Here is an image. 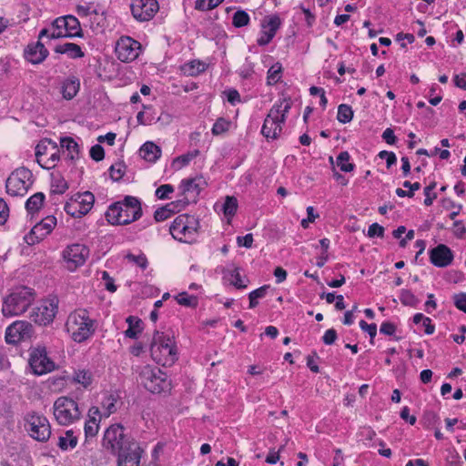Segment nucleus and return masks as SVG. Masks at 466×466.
I'll use <instances>...</instances> for the list:
<instances>
[{
	"instance_id": "obj_10",
	"label": "nucleus",
	"mask_w": 466,
	"mask_h": 466,
	"mask_svg": "<svg viewBox=\"0 0 466 466\" xmlns=\"http://www.w3.org/2000/svg\"><path fill=\"white\" fill-rule=\"evenodd\" d=\"M95 197L90 191L72 196L65 204L64 209L72 218L86 215L94 206Z\"/></svg>"
},
{
	"instance_id": "obj_58",
	"label": "nucleus",
	"mask_w": 466,
	"mask_h": 466,
	"mask_svg": "<svg viewBox=\"0 0 466 466\" xmlns=\"http://www.w3.org/2000/svg\"><path fill=\"white\" fill-rule=\"evenodd\" d=\"M116 398H114L112 395H110L103 402V407L106 410L104 415L106 417H108L110 414L116 411Z\"/></svg>"
},
{
	"instance_id": "obj_49",
	"label": "nucleus",
	"mask_w": 466,
	"mask_h": 466,
	"mask_svg": "<svg viewBox=\"0 0 466 466\" xmlns=\"http://www.w3.org/2000/svg\"><path fill=\"white\" fill-rule=\"evenodd\" d=\"M98 422L96 417H92L85 423V435L86 438L95 437L98 432Z\"/></svg>"
},
{
	"instance_id": "obj_45",
	"label": "nucleus",
	"mask_w": 466,
	"mask_h": 466,
	"mask_svg": "<svg viewBox=\"0 0 466 466\" xmlns=\"http://www.w3.org/2000/svg\"><path fill=\"white\" fill-rule=\"evenodd\" d=\"M249 23V15L244 10H238L232 17V24L235 27H243Z\"/></svg>"
},
{
	"instance_id": "obj_5",
	"label": "nucleus",
	"mask_w": 466,
	"mask_h": 466,
	"mask_svg": "<svg viewBox=\"0 0 466 466\" xmlns=\"http://www.w3.org/2000/svg\"><path fill=\"white\" fill-rule=\"evenodd\" d=\"M84 33L78 19L71 15L56 18L50 27L43 28L38 35V39L47 37L49 39L83 37Z\"/></svg>"
},
{
	"instance_id": "obj_4",
	"label": "nucleus",
	"mask_w": 466,
	"mask_h": 466,
	"mask_svg": "<svg viewBox=\"0 0 466 466\" xmlns=\"http://www.w3.org/2000/svg\"><path fill=\"white\" fill-rule=\"evenodd\" d=\"M152 359L162 366H171L177 360L174 335L156 330L150 345Z\"/></svg>"
},
{
	"instance_id": "obj_64",
	"label": "nucleus",
	"mask_w": 466,
	"mask_h": 466,
	"mask_svg": "<svg viewBox=\"0 0 466 466\" xmlns=\"http://www.w3.org/2000/svg\"><path fill=\"white\" fill-rule=\"evenodd\" d=\"M338 334L335 329L331 328L325 331L322 341L325 345H332L335 343Z\"/></svg>"
},
{
	"instance_id": "obj_56",
	"label": "nucleus",
	"mask_w": 466,
	"mask_h": 466,
	"mask_svg": "<svg viewBox=\"0 0 466 466\" xmlns=\"http://www.w3.org/2000/svg\"><path fill=\"white\" fill-rule=\"evenodd\" d=\"M276 33L269 31L268 29H263L260 33V36L257 40V44L260 46H267L271 42Z\"/></svg>"
},
{
	"instance_id": "obj_55",
	"label": "nucleus",
	"mask_w": 466,
	"mask_h": 466,
	"mask_svg": "<svg viewBox=\"0 0 466 466\" xmlns=\"http://www.w3.org/2000/svg\"><path fill=\"white\" fill-rule=\"evenodd\" d=\"M174 191V187L170 184H164L158 187L155 192V195L159 199L168 198V194Z\"/></svg>"
},
{
	"instance_id": "obj_9",
	"label": "nucleus",
	"mask_w": 466,
	"mask_h": 466,
	"mask_svg": "<svg viewBox=\"0 0 466 466\" xmlns=\"http://www.w3.org/2000/svg\"><path fill=\"white\" fill-rule=\"evenodd\" d=\"M32 185L33 174L24 167L13 171L5 182L6 192L13 197L25 196Z\"/></svg>"
},
{
	"instance_id": "obj_28",
	"label": "nucleus",
	"mask_w": 466,
	"mask_h": 466,
	"mask_svg": "<svg viewBox=\"0 0 466 466\" xmlns=\"http://www.w3.org/2000/svg\"><path fill=\"white\" fill-rule=\"evenodd\" d=\"M128 329L125 331V336L130 339H137V335L142 331V320L135 316H129L127 319Z\"/></svg>"
},
{
	"instance_id": "obj_7",
	"label": "nucleus",
	"mask_w": 466,
	"mask_h": 466,
	"mask_svg": "<svg viewBox=\"0 0 466 466\" xmlns=\"http://www.w3.org/2000/svg\"><path fill=\"white\" fill-rule=\"evenodd\" d=\"M140 383L152 393H161L170 390L171 382L167 373L159 368L146 365L138 371Z\"/></svg>"
},
{
	"instance_id": "obj_21",
	"label": "nucleus",
	"mask_w": 466,
	"mask_h": 466,
	"mask_svg": "<svg viewBox=\"0 0 466 466\" xmlns=\"http://www.w3.org/2000/svg\"><path fill=\"white\" fill-rule=\"evenodd\" d=\"M40 40L41 39L34 45H29L25 51V58L35 65L42 63L49 54L48 50Z\"/></svg>"
},
{
	"instance_id": "obj_46",
	"label": "nucleus",
	"mask_w": 466,
	"mask_h": 466,
	"mask_svg": "<svg viewBox=\"0 0 466 466\" xmlns=\"http://www.w3.org/2000/svg\"><path fill=\"white\" fill-rule=\"evenodd\" d=\"M53 152L50 153V157L45 160L42 161L41 167L45 169H51L56 167V163L59 160V150L56 144L53 145V148H51Z\"/></svg>"
},
{
	"instance_id": "obj_48",
	"label": "nucleus",
	"mask_w": 466,
	"mask_h": 466,
	"mask_svg": "<svg viewBox=\"0 0 466 466\" xmlns=\"http://www.w3.org/2000/svg\"><path fill=\"white\" fill-rule=\"evenodd\" d=\"M126 165L123 162L116 163L109 167L110 177L114 181H119L125 175Z\"/></svg>"
},
{
	"instance_id": "obj_6",
	"label": "nucleus",
	"mask_w": 466,
	"mask_h": 466,
	"mask_svg": "<svg viewBox=\"0 0 466 466\" xmlns=\"http://www.w3.org/2000/svg\"><path fill=\"white\" fill-rule=\"evenodd\" d=\"M125 428L118 423L109 426L103 437V446L114 454L139 450V444L125 434Z\"/></svg>"
},
{
	"instance_id": "obj_37",
	"label": "nucleus",
	"mask_w": 466,
	"mask_h": 466,
	"mask_svg": "<svg viewBox=\"0 0 466 466\" xmlns=\"http://www.w3.org/2000/svg\"><path fill=\"white\" fill-rule=\"evenodd\" d=\"M354 113L350 106L347 104H340L338 107L337 119L342 124L350 122L353 118Z\"/></svg>"
},
{
	"instance_id": "obj_12",
	"label": "nucleus",
	"mask_w": 466,
	"mask_h": 466,
	"mask_svg": "<svg viewBox=\"0 0 466 466\" xmlns=\"http://www.w3.org/2000/svg\"><path fill=\"white\" fill-rule=\"evenodd\" d=\"M29 365L35 375H43L56 370V364L47 356L46 349L44 346H37L30 350Z\"/></svg>"
},
{
	"instance_id": "obj_38",
	"label": "nucleus",
	"mask_w": 466,
	"mask_h": 466,
	"mask_svg": "<svg viewBox=\"0 0 466 466\" xmlns=\"http://www.w3.org/2000/svg\"><path fill=\"white\" fill-rule=\"evenodd\" d=\"M269 289L268 285L261 286L260 288L251 291L248 294L249 299V309H254L258 306V299L265 298L268 289Z\"/></svg>"
},
{
	"instance_id": "obj_19",
	"label": "nucleus",
	"mask_w": 466,
	"mask_h": 466,
	"mask_svg": "<svg viewBox=\"0 0 466 466\" xmlns=\"http://www.w3.org/2000/svg\"><path fill=\"white\" fill-rule=\"evenodd\" d=\"M130 8L137 21L145 22L154 17L159 6L157 0H133Z\"/></svg>"
},
{
	"instance_id": "obj_33",
	"label": "nucleus",
	"mask_w": 466,
	"mask_h": 466,
	"mask_svg": "<svg viewBox=\"0 0 466 466\" xmlns=\"http://www.w3.org/2000/svg\"><path fill=\"white\" fill-rule=\"evenodd\" d=\"M282 77V66L276 63L269 67L267 73V85L273 86L279 82Z\"/></svg>"
},
{
	"instance_id": "obj_63",
	"label": "nucleus",
	"mask_w": 466,
	"mask_h": 466,
	"mask_svg": "<svg viewBox=\"0 0 466 466\" xmlns=\"http://www.w3.org/2000/svg\"><path fill=\"white\" fill-rule=\"evenodd\" d=\"M90 157L93 160L98 162L105 157V150L102 146L95 145L90 148Z\"/></svg>"
},
{
	"instance_id": "obj_62",
	"label": "nucleus",
	"mask_w": 466,
	"mask_h": 466,
	"mask_svg": "<svg viewBox=\"0 0 466 466\" xmlns=\"http://www.w3.org/2000/svg\"><path fill=\"white\" fill-rule=\"evenodd\" d=\"M367 235L369 238H383L384 228L378 223H373L369 227Z\"/></svg>"
},
{
	"instance_id": "obj_11",
	"label": "nucleus",
	"mask_w": 466,
	"mask_h": 466,
	"mask_svg": "<svg viewBox=\"0 0 466 466\" xmlns=\"http://www.w3.org/2000/svg\"><path fill=\"white\" fill-rule=\"evenodd\" d=\"M25 429L29 435L38 441H46L51 435L48 420L38 413H29L25 417Z\"/></svg>"
},
{
	"instance_id": "obj_42",
	"label": "nucleus",
	"mask_w": 466,
	"mask_h": 466,
	"mask_svg": "<svg viewBox=\"0 0 466 466\" xmlns=\"http://www.w3.org/2000/svg\"><path fill=\"white\" fill-rule=\"evenodd\" d=\"M73 380L86 388L92 383V374L89 370H79L75 371Z\"/></svg>"
},
{
	"instance_id": "obj_36",
	"label": "nucleus",
	"mask_w": 466,
	"mask_h": 466,
	"mask_svg": "<svg viewBox=\"0 0 466 466\" xmlns=\"http://www.w3.org/2000/svg\"><path fill=\"white\" fill-rule=\"evenodd\" d=\"M77 444V438L74 436L73 431L69 430L66 431V436L59 437L58 440V447L63 450L66 451L68 448L74 449Z\"/></svg>"
},
{
	"instance_id": "obj_43",
	"label": "nucleus",
	"mask_w": 466,
	"mask_h": 466,
	"mask_svg": "<svg viewBox=\"0 0 466 466\" xmlns=\"http://www.w3.org/2000/svg\"><path fill=\"white\" fill-rule=\"evenodd\" d=\"M174 205H175V203L172 202L170 204H167L164 207L157 208L154 212L155 220L157 222H160V221H164V220L169 218L175 213V210L170 208V207L174 206Z\"/></svg>"
},
{
	"instance_id": "obj_41",
	"label": "nucleus",
	"mask_w": 466,
	"mask_h": 466,
	"mask_svg": "<svg viewBox=\"0 0 466 466\" xmlns=\"http://www.w3.org/2000/svg\"><path fill=\"white\" fill-rule=\"evenodd\" d=\"M175 299L179 305L188 308H196L198 303V298L187 292H181Z\"/></svg>"
},
{
	"instance_id": "obj_25",
	"label": "nucleus",
	"mask_w": 466,
	"mask_h": 466,
	"mask_svg": "<svg viewBox=\"0 0 466 466\" xmlns=\"http://www.w3.org/2000/svg\"><path fill=\"white\" fill-rule=\"evenodd\" d=\"M139 152L141 157L148 162H156L161 156V148L151 141L144 143Z\"/></svg>"
},
{
	"instance_id": "obj_60",
	"label": "nucleus",
	"mask_w": 466,
	"mask_h": 466,
	"mask_svg": "<svg viewBox=\"0 0 466 466\" xmlns=\"http://www.w3.org/2000/svg\"><path fill=\"white\" fill-rule=\"evenodd\" d=\"M453 303L455 307L466 313V293L461 292L453 296Z\"/></svg>"
},
{
	"instance_id": "obj_29",
	"label": "nucleus",
	"mask_w": 466,
	"mask_h": 466,
	"mask_svg": "<svg viewBox=\"0 0 466 466\" xmlns=\"http://www.w3.org/2000/svg\"><path fill=\"white\" fill-rule=\"evenodd\" d=\"M60 146L62 148H66L68 152V157L71 160L78 158L79 157V146L74 138L70 137H64L60 139Z\"/></svg>"
},
{
	"instance_id": "obj_47",
	"label": "nucleus",
	"mask_w": 466,
	"mask_h": 466,
	"mask_svg": "<svg viewBox=\"0 0 466 466\" xmlns=\"http://www.w3.org/2000/svg\"><path fill=\"white\" fill-rule=\"evenodd\" d=\"M180 187L184 193H195L198 195L200 192L199 185L197 183L196 178H187L181 181Z\"/></svg>"
},
{
	"instance_id": "obj_15",
	"label": "nucleus",
	"mask_w": 466,
	"mask_h": 466,
	"mask_svg": "<svg viewBox=\"0 0 466 466\" xmlns=\"http://www.w3.org/2000/svg\"><path fill=\"white\" fill-rule=\"evenodd\" d=\"M58 299L56 297L49 298L35 309L34 321L40 326H46L54 321L58 310Z\"/></svg>"
},
{
	"instance_id": "obj_16",
	"label": "nucleus",
	"mask_w": 466,
	"mask_h": 466,
	"mask_svg": "<svg viewBox=\"0 0 466 466\" xmlns=\"http://www.w3.org/2000/svg\"><path fill=\"white\" fill-rule=\"evenodd\" d=\"M89 256V249L82 244H72L63 251V258L66 268L73 271L84 265Z\"/></svg>"
},
{
	"instance_id": "obj_22",
	"label": "nucleus",
	"mask_w": 466,
	"mask_h": 466,
	"mask_svg": "<svg viewBox=\"0 0 466 466\" xmlns=\"http://www.w3.org/2000/svg\"><path fill=\"white\" fill-rule=\"evenodd\" d=\"M187 222V214L178 215L174 221L171 223L169 231L174 238L178 239L179 241L188 242V239H186V228Z\"/></svg>"
},
{
	"instance_id": "obj_20",
	"label": "nucleus",
	"mask_w": 466,
	"mask_h": 466,
	"mask_svg": "<svg viewBox=\"0 0 466 466\" xmlns=\"http://www.w3.org/2000/svg\"><path fill=\"white\" fill-rule=\"evenodd\" d=\"M431 263L437 268H446L454 259L453 251L445 244H439L429 250Z\"/></svg>"
},
{
	"instance_id": "obj_50",
	"label": "nucleus",
	"mask_w": 466,
	"mask_h": 466,
	"mask_svg": "<svg viewBox=\"0 0 466 466\" xmlns=\"http://www.w3.org/2000/svg\"><path fill=\"white\" fill-rule=\"evenodd\" d=\"M187 227L186 228V239L192 238L199 227V222L194 216L187 215Z\"/></svg>"
},
{
	"instance_id": "obj_53",
	"label": "nucleus",
	"mask_w": 466,
	"mask_h": 466,
	"mask_svg": "<svg viewBox=\"0 0 466 466\" xmlns=\"http://www.w3.org/2000/svg\"><path fill=\"white\" fill-rule=\"evenodd\" d=\"M435 187H436V182H431L429 186H427L424 188V195H425L424 205L425 206H428V207L431 206L433 203V200L437 198V194L432 193V191L434 190Z\"/></svg>"
},
{
	"instance_id": "obj_24",
	"label": "nucleus",
	"mask_w": 466,
	"mask_h": 466,
	"mask_svg": "<svg viewBox=\"0 0 466 466\" xmlns=\"http://www.w3.org/2000/svg\"><path fill=\"white\" fill-rule=\"evenodd\" d=\"M54 51L57 54H66L71 59L82 58L85 56L80 46L75 43L57 45Z\"/></svg>"
},
{
	"instance_id": "obj_14",
	"label": "nucleus",
	"mask_w": 466,
	"mask_h": 466,
	"mask_svg": "<svg viewBox=\"0 0 466 466\" xmlns=\"http://www.w3.org/2000/svg\"><path fill=\"white\" fill-rule=\"evenodd\" d=\"M141 50V44L130 36H121L116 45V54L122 62H132L137 59Z\"/></svg>"
},
{
	"instance_id": "obj_39",
	"label": "nucleus",
	"mask_w": 466,
	"mask_h": 466,
	"mask_svg": "<svg viewBox=\"0 0 466 466\" xmlns=\"http://www.w3.org/2000/svg\"><path fill=\"white\" fill-rule=\"evenodd\" d=\"M400 300L404 306L416 308L420 303V299L410 290L401 289L400 294Z\"/></svg>"
},
{
	"instance_id": "obj_30",
	"label": "nucleus",
	"mask_w": 466,
	"mask_h": 466,
	"mask_svg": "<svg viewBox=\"0 0 466 466\" xmlns=\"http://www.w3.org/2000/svg\"><path fill=\"white\" fill-rule=\"evenodd\" d=\"M45 195L42 192H37L31 196L25 202V209L28 213L34 214L37 212L43 206Z\"/></svg>"
},
{
	"instance_id": "obj_40",
	"label": "nucleus",
	"mask_w": 466,
	"mask_h": 466,
	"mask_svg": "<svg viewBox=\"0 0 466 466\" xmlns=\"http://www.w3.org/2000/svg\"><path fill=\"white\" fill-rule=\"evenodd\" d=\"M280 25L281 20L278 15L266 16L261 24L263 29H268L273 33H277Z\"/></svg>"
},
{
	"instance_id": "obj_54",
	"label": "nucleus",
	"mask_w": 466,
	"mask_h": 466,
	"mask_svg": "<svg viewBox=\"0 0 466 466\" xmlns=\"http://www.w3.org/2000/svg\"><path fill=\"white\" fill-rule=\"evenodd\" d=\"M277 105H281L280 112H279V120L280 123H285L287 114L289 113V109L291 108L292 102L290 98H283L282 101L279 102V104L276 103Z\"/></svg>"
},
{
	"instance_id": "obj_18",
	"label": "nucleus",
	"mask_w": 466,
	"mask_h": 466,
	"mask_svg": "<svg viewBox=\"0 0 466 466\" xmlns=\"http://www.w3.org/2000/svg\"><path fill=\"white\" fill-rule=\"evenodd\" d=\"M56 225V218L54 216H47L39 223L35 224L30 232L25 236V241L28 245H35L51 233Z\"/></svg>"
},
{
	"instance_id": "obj_8",
	"label": "nucleus",
	"mask_w": 466,
	"mask_h": 466,
	"mask_svg": "<svg viewBox=\"0 0 466 466\" xmlns=\"http://www.w3.org/2000/svg\"><path fill=\"white\" fill-rule=\"evenodd\" d=\"M53 409L57 423L62 426L73 424L81 417L77 402L66 396L57 398L54 402Z\"/></svg>"
},
{
	"instance_id": "obj_26",
	"label": "nucleus",
	"mask_w": 466,
	"mask_h": 466,
	"mask_svg": "<svg viewBox=\"0 0 466 466\" xmlns=\"http://www.w3.org/2000/svg\"><path fill=\"white\" fill-rule=\"evenodd\" d=\"M80 82L76 76L66 78L62 85V95L66 100L74 98L79 91Z\"/></svg>"
},
{
	"instance_id": "obj_3",
	"label": "nucleus",
	"mask_w": 466,
	"mask_h": 466,
	"mask_svg": "<svg viewBox=\"0 0 466 466\" xmlns=\"http://www.w3.org/2000/svg\"><path fill=\"white\" fill-rule=\"evenodd\" d=\"M66 329L75 342L82 343L95 333L96 320L90 318L86 309H76L68 315Z\"/></svg>"
},
{
	"instance_id": "obj_35",
	"label": "nucleus",
	"mask_w": 466,
	"mask_h": 466,
	"mask_svg": "<svg viewBox=\"0 0 466 466\" xmlns=\"http://www.w3.org/2000/svg\"><path fill=\"white\" fill-rule=\"evenodd\" d=\"M51 187L53 193L63 194L68 188V184L60 174H52Z\"/></svg>"
},
{
	"instance_id": "obj_51",
	"label": "nucleus",
	"mask_w": 466,
	"mask_h": 466,
	"mask_svg": "<svg viewBox=\"0 0 466 466\" xmlns=\"http://www.w3.org/2000/svg\"><path fill=\"white\" fill-rule=\"evenodd\" d=\"M230 122L226 120L223 117L218 118L212 127V134L215 136L221 135L225 132H227L229 128Z\"/></svg>"
},
{
	"instance_id": "obj_2",
	"label": "nucleus",
	"mask_w": 466,
	"mask_h": 466,
	"mask_svg": "<svg viewBox=\"0 0 466 466\" xmlns=\"http://www.w3.org/2000/svg\"><path fill=\"white\" fill-rule=\"evenodd\" d=\"M36 293L27 286H17L3 298L1 312L5 317L24 314L33 304Z\"/></svg>"
},
{
	"instance_id": "obj_52",
	"label": "nucleus",
	"mask_w": 466,
	"mask_h": 466,
	"mask_svg": "<svg viewBox=\"0 0 466 466\" xmlns=\"http://www.w3.org/2000/svg\"><path fill=\"white\" fill-rule=\"evenodd\" d=\"M439 417L434 411L428 410L424 412L421 422L426 429H431L437 423Z\"/></svg>"
},
{
	"instance_id": "obj_59",
	"label": "nucleus",
	"mask_w": 466,
	"mask_h": 466,
	"mask_svg": "<svg viewBox=\"0 0 466 466\" xmlns=\"http://www.w3.org/2000/svg\"><path fill=\"white\" fill-rule=\"evenodd\" d=\"M198 153H199L198 150H195L192 153H188L187 155H182L174 160V164L179 165V167H185V166L188 165L189 162L191 161V159H193L195 157H197L198 155Z\"/></svg>"
},
{
	"instance_id": "obj_1",
	"label": "nucleus",
	"mask_w": 466,
	"mask_h": 466,
	"mask_svg": "<svg viewBox=\"0 0 466 466\" xmlns=\"http://www.w3.org/2000/svg\"><path fill=\"white\" fill-rule=\"evenodd\" d=\"M141 202L137 197L126 196L112 203L105 213L106 221L113 226L129 225L142 217Z\"/></svg>"
},
{
	"instance_id": "obj_27",
	"label": "nucleus",
	"mask_w": 466,
	"mask_h": 466,
	"mask_svg": "<svg viewBox=\"0 0 466 466\" xmlns=\"http://www.w3.org/2000/svg\"><path fill=\"white\" fill-rule=\"evenodd\" d=\"M206 69L207 65L200 60H192L181 66V70L184 72V74L190 76H198L200 73L205 72Z\"/></svg>"
},
{
	"instance_id": "obj_34",
	"label": "nucleus",
	"mask_w": 466,
	"mask_h": 466,
	"mask_svg": "<svg viewBox=\"0 0 466 466\" xmlns=\"http://www.w3.org/2000/svg\"><path fill=\"white\" fill-rule=\"evenodd\" d=\"M220 209L226 217H233L238 209V199L233 196H227Z\"/></svg>"
},
{
	"instance_id": "obj_57",
	"label": "nucleus",
	"mask_w": 466,
	"mask_h": 466,
	"mask_svg": "<svg viewBox=\"0 0 466 466\" xmlns=\"http://www.w3.org/2000/svg\"><path fill=\"white\" fill-rule=\"evenodd\" d=\"M360 328L370 335V342L373 343V339L377 335V325L375 323L368 324L365 320H360Z\"/></svg>"
},
{
	"instance_id": "obj_23",
	"label": "nucleus",
	"mask_w": 466,
	"mask_h": 466,
	"mask_svg": "<svg viewBox=\"0 0 466 466\" xmlns=\"http://www.w3.org/2000/svg\"><path fill=\"white\" fill-rule=\"evenodd\" d=\"M142 452L140 447L137 451H122L117 454V466H139Z\"/></svg>"
},
{
	"instance_id": "obj_32",
	"label": "nucleus",
	"mask_w": 466,
	"mask_h": 466,
	"mask_svg": "<svg viewBox=\"0 0 466 466\" xmlns=\"http://www.w3.org/2000/svg\"><path fill=\"white\" fill-rule=\"evenodd\" d=\"M350 155L348 151H342L338 155L336 164L342 172H351L354 170L355 165L350 163Z\"/></svg>"
},
{
	"instance_id": "obj_31",
	"label": "nucleus",
	"mask_w": 466,
	"mask_h": 466,
	"mask_svg": "<svg viewBox=\"0 0 466 466\" xmlns=\"http://www.w3.org/2000/svg\"><path fill=\"white\" fill-rule=\"evenodd\" d=\"M55 143L49 139V138H45L43 140H41L35 147V157H36V161L39 165H42V157L45 156V155H47L49 154V151L51 150V148H53V145Z\"/></svg>"
},
{
	"instance_id": "obj_44",
	"label": "nucleus",
	"mask_w": 466,
	"mask_h": 466,
	"mask_svg": "<svg viewBox=\"0 0 466 466\" xmlns=\"http://www.w3.org/2000/svg\"><path fill=\"white\" fill-rule=\"evenodd\" d=\"M229 281L230 284H232L238 289L247 288L248 279H242L238 268H235L234 269L231 270Z\"/></svg>"
},
{
	"instance_id": "obj_17",
	"label": "nucleus",
	"mask_w": 466,
	"mask_h": 466,
	"mask_svg": "<svg viewBox=\"0 0 466 466\" xmlns=\"http://www.w3.org/2000/svg\"><path fill=\"white\" fill-rule=\"evenodd\" d=\"M281 105L275 104L269 110L266 116L261 133L267 138L276 139L279 137L282 131V125L279 120V112Z\"/></svg>"
},
{
	"instance_id": "obj_61",
	"label": "nucleus",
	"mask_w": 466,
	"mask_h": 466,
	"mask_svg": "<svg viewBox=\"0 0 466 466\" xmlns=\"http://www.w3.org/2000/svg\"><path fill=\"white\" fill-rule=\"evenodd\" d=\"M127 258L129 261L136 263L138 267H140L143 269H145L148 264L147 258L144 254L137 255V256L133 255V254H128L127 256Z\"/></svg>"
},
{
	"instance_id": "obj_13",
	"label": "nucleus",
	"mask_w": 466,
	"mask_h": 466,
	"mask_svg": "<svg viewBox=\"0 0 466 466\" xmlns=\"http://www.w3.org/2000/svg\"><path fill=\"white\" fill-rule=\"evenodd\" d=\"M34 333L33 325L26 320H15L5 329V342L9 345H17L21 341L29 339Z\"/></svg>"
}]
</instances>
